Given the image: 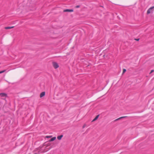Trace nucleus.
I'll list each match as a JSON object with an SVG mask.
<instances>
[{"instance_id": "nucleus-6", "label": "nucleus", "mask_w": 154, "mask_h": 154, "mask_svg": "<svg viewBox=\"0 0 154 154\" xmlns=\"http://www.w3.org/2000/svg\"><path fill=\"white\" fill-rule=\"evenodd\" d=\"M56 139V137H52V138H51V139H50V140H49V141L51 142V141H53L54 140H55Z\"/></svg>"}, {"instance_id": "nucleus-11", "label": "nucleus", "mask_w": 154, "mask_h": 154, "mask_svg": "<svg viewBox=\"0 0 154 154\" xmlns=\"http://www.w3.org/2000/svg\"><path fill=\"white\" fill-rule=\"evenodd\" d=\"M5 70H3V71H0V74L2 73L5 72Z\"/></svg>"}, {"instance_id": "nucleus-14", "label": "nucleus", "mask_w": 154, "mask_h": 154, "mask_svg": "<svg viewBox=\"0 0 154 154\" xmlns=\"http://www.w3.org/2000/svg\"><path fill=\"white\" fill-rule=\"evenodd\" d=\"M154 71V70H152L151 71V72H150V74L152 72Z\"/></svg>"}, {"instance_id": "nucleus-13", "label": "nucleus", "mask_w": 154, "mask_h": 154, "mask_svg": "<svg viewBox=\"0 0 154 154\" xmlns=\"http://www.w3.org/2000/svg\"><path fill=\"white\" fill-rule=\"evenodd\" d=\"M80 7V6L79 5H77L75 6V8H79Z\"/></svg>"}, {"instance_id": "nucleus-3", "label": "nucleus", "mask_w": 154, "mask_h": 154, "mask_svg": "<svg viewBox=\"0 0 154 154\" xmlns=\"http://www.w3.org/2000/svg\"><path fill=\"white\" fill-rule=\"evenodd\" d=\"M0 96L2 97H6L7 94L5 93H1L0 94Z\"/></svg>"}, {"instance_id": "nucleus-5", "label": "nucleus", "mask_w": 154, "mask_h": 154, "mask_svg": "<svg viewBox=\"0 0 154 154\" xmlns=\"http://www.w3.org/2000/svg\"><path fill=\"white\" fill-rule=\"evenodd\" d=\"M45 92H42L40 94V97H42L45 96Z\"/></svg>"}, {"instance_id": "nucleus-8", "label": "nucleus", "mask_w": 154, "mask_h": 154, "mask_svg": "<svg viewBox=\"0 0 154 154\" xmlns=\"http://www.w3.org/2000/svg\"><path fill=\"white\" fill-rule=\"evenodd\" d=\"M99 116V115H97L95 117V118L92 121V122H93V121H96V120L98 118Z\"/></svg>"}, {"instance_id": "nucleus-2", "label": "nucleus", "mask_w": 154, "mask_h": 154, "mask_svg": "<svg viewBox=\"0 0 154 154\" xmlns=\"http://www.w3.org/2000/svg\"><path fill=\"white\" fill-rule=\"evenodd\" d=\"M154 8V6H152L147 11V14H149L151 12H152V9Z\"/></svg>"}, {"instance_id": "nucleus-9", "label": "nucleus", "mask_w": 154, "mask_h": 154, "mask_svg": "<svg viewBox=\"0 0 154 154\" xmlns=\"http://www.w3.org/2000/svg\"><path fill=\"white\" fill-rule=\"evenodd\" d=\"M14 27V26L12 27H5V29H10L13 28Z\"/></svg>"}, {"instance_id": "nucleus-4", "label": "nucleus", "mask_w": 154, "mask_h": 154, "mask_svg": "<svg viewBox=\"0 0 154 154\" xmlns=\"http://www.w3.org/2000/svg\"><path fill=\"white\" fill-rule=\"evenodd\" d=\"M73 11V10L72 9H66L64 10V12H72Z\"/></svg>"}, {"instance_id": "nucleus-12", "label": "nucleus", "mask_w": 154, "mask_h": 154, "mask_svg": "<svg viewBox=\"0 0 154 154\" xmlns=\"http://www.w3.org/2000/svg\"><path fill=\"white\" fill-rule=\"evenodd\" d=\"M126 71V69H123V73H125Z\"/></svg>"}, {"instance_id": "nucleus-15", "label": "nucleus", "mask_w": 154, "mask_h": 154, "mask_svg": "<svg viewBox=\"0 0 154 154\" xmlns=\"http://www.w3.org/2000/svg\"><path fill=\"white\" fill-rule=\"evenodd\" d=\"M85 125H84L83 126V128H84L85 127Z\"/></svg>"}, {"instance_id": "nucleus-10", "label": "nucleus", "mask_w": 154, "mask_h": 154, "mask_svg": "<svg viewBox=\"0 0 154 154\" xmlns=\"http://www.w3.org/2000/svg\"><path fill=\"white\" fill-rule=\"evenodd\" d=\"M125 116L122 117H120V118H118V119H116L115 121H117V120H119L120 119H122V118H125Z\"/></svg>"}, {"instance_id": "nucleus-1", "label": "nucleus", "mask_w": 154, "mask_h": 154, "mask_svg": "<svg viewBox=\"0 0 154 154\" xmlns=\"http://www.w3.org/2000/svg\"><path fill=\"white\" fill-rule=\"evenodd\" d=\"M53 65L54 68L56 69L57 68L59 67L58 64L56 62H53Z\"/></svg>"}, {"instance_id": "nucleus-16", "label": "nucleus", "mask_w": 154, "mask_h": 154, "mask_svg": "<svg viewBox=\"0 0 154 154\" xmlns=\"http://www.w3.org/2000/svg\"><path fill=\"white\" fill-rule=\"evenodd\" d=\"M40 153V152L39 151L38 153H35L34 154H39Z\"/></svg>"}, {"instance_id": "nucleus-17", "label": "nucleus", "mask_w": 154, "mask_h": 154, "mask_svg": "<svg viewBox=\"0 0 154 154\" xmlns=\"http://www.w3.org/2000/svg\"><path fill=\"white\" fill-rule=\"evenodd\" d=\"M49 137V136H47L46 137H47V138H48V137Z\"/></svg>"}, {"instance_id": "nucleus-7", "label": "nucleus", "mask_w": 154, "mask_h": 154, "mask_svg": "<svg viewBox=\"0 0 154 154\" xmlns=\"http://www.w3.org/2000/svg\"><path fill=\"white\" fill-rule=\"evenodd\" d=\"M63 135H60L59 136H58L57 137V138L59 140H60L63 137Z\"/></svg>"}, {"instance_id": "nucleus-18", "label": "nucleus", "mask_w": 154, "mask_h": 154, "mask_svg": "<svg viewBox=\"0 0 154 154\" xmlns=\"http://www.w3.org/2000/svg\"><path fill=\"white\" fill-rule=\"evenodd\" d=\"M136 40L137 41H138L139 40V39H136Z\"/></svg>"}]
</instances>
